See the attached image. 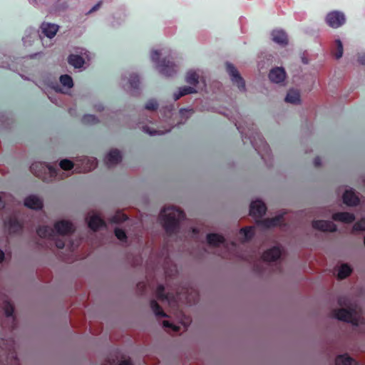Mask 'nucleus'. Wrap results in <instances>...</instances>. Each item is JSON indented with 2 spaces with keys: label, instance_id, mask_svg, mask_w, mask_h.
Here are the masks:
<instances>
[{
  "label": "nucleus",
  "instance_id": "1",
  "mask_svg": "<svg viewBox=\"0 0 365 365\" xmlns=\"http://www.w3.org/2000/svg\"><path fill=\"white\" fill-rule=\"evenodd\" d=\"M185 217V212L175 207H165L160 215L162 225L168 236L177 234L179 232L180 222Z\"/></svg>",
  "mask_w": 365,
  "mask_h": 365
},
{
  "label": "nucleus",
  "instance_id": "2",
  "mask_svg": "<svg viewBox=\"0 0 365 365\" xmlns=\"http://www.w3.org/2000/svg\"><path fill=\"white\" fill-rule=\"evenodd\" d=\"M55 231L61 235H66L73 233L75 229L71 222L61 220L54 224V229L49 226H40L36 230L37 235L42 238H53Z\"/></svg>",
  "mask_w": 365,
  "mask_h": 365
},
{
  "label": "nucleus",
  "instance_id": "3",
  "mask_svg": "<svg viewBox=\"0 0 365 365\" xmlns=\"http://www.w3.org/2000/svg\"><path fill=\"white\" fill-rule=\"evenodd\" d=\"M333 316L340 321L349 322L356 326L362 323L363 320L356 308L336 309L333 311Z\"/></svg>",
  "mask_w": 365,
  "mask_h": 365
},
{
  "label": "nucleus",
  "instance_id": "4",
  "mask_svg": "<svg viewBox=\"0 0 365 365\" xmlns=\"http://www.w3.org/2000/svg\"><path fill=\"white\" fill-rule=\"evenodd\" d=\"M31 172L38 178L45 180V175L48 173L51 177L57 175L58 169L44 163L36 162L30 166Z\"/></svg>",
  "mask_w": 365,
  "mask_h": 365
},
{
  "label": "nucleus",
  "instance_id": "5",
  "mask_svg": "<svg viewBox=\"0 0 365 365\" xmlns=\"http://www.w3.org/2000/svg\"><path fill=\"white\" fill-rule=\"evenodd\" d=\"M346 19L344 14L338 11H333L327 14L326 16V23L329 26L337 29L345 23Z\"/></svg>",
  "mask_w": 365,
  "mask_h": 365
},
{
  "label": "nucleus",
  "instance_id": "6",
  "mask_svg": "<svg viewBox=\"0 0 365 365\" xmlns=\"http://www.w3.org/2000/svg\"><path fill=\"white\" fill-rule=\"evenodd\" d=\"M226 70L229 73L232 83L237 86L240 91H245V82L237 68L230 63H226Z\"/></svg>",
  "mask_w": 365,
  "mask_h": 365
},
{
  "label": "nucleus",
  "instance_id": "7",
  "mask_svg": "<svg viewBox=\"0 0 365 365\" xmlns=\"http://www.w3.org/2000/svg\"><path fill=\"white\" fill-rule=\"evenodd\" d=\"M252 133L248 138L253 148L261 154V151L267 152L269 150V145L264 141V138L258 133Z\"/></svg>",
  "mask_w": 365,
  "mask_h": 365
},
{
  "label": "nucleus",
  "instance_id": "8",
  "mask_svg": "<svg viewBox=\"0 0 365 365\" xmlns=\"http://www.w3.org/2000/svg\"><path fill=\"white\" fill-rule=\"evenodd\" d=\"M267 210L265 204L262 200H255L251 202L250 215L254 217H262Z\"/></svg>",
  "mask_w": 365,
  "mask_h": 365
},
{
  "label": "nucleus",
  "instance_id": "9",
  "mask_svg": "<svg viewBox=\"0 0 365 365\" xmlns=\"http://www.w3.org/2000/svg\"><path fill=\"white\" fill-rule=\"evenodd\" d=\"M314 229L323 232H334L337 230L336 225L329 220H318L312 222Z\"/></svg>",
  "mask_w": 365,
  "mask_h": 365
},
{
  "label": "nucleus",
  "instance_id": "10",
  "mask_svg": "<svg viewBox=\"0 0 365 365\" xmlns=\"http://www.w3.org/2000/svg\"><path fill=\"white\" fill-rule=\"evenodd\" d=\"M159 71L165 76H172L176 73L175 65L170 59L165 58L158 64Z\"/></svg>",
  "mask_w": 365,
  "mask_h": 365
},
{
  "label": "nucleus",
  "instance_id": "11",
  "mask_svg": "<svg viewBox=\"0 0 365 365\" xmlns=\"http://www.w3.org/2000/svg\"><path fill=\"white\" fill-rule=\"evenodd\" d=\"M4 225L10 234H18L22 230V224L16 218L10 217L4 222Z\"/></svg>",
  "mask_w": 365,
  "mask_h": 365
},
{
  "label": "nucleus",
  "instance_id": "12",
  "mask_svg": "<svg viewBox=\"0 0 365 365\" xmlns=\"http://www.w3.org/2000/svg\"><path fill=\"white\" fill-rule=\"evenodd\" d=\"M24 205L32 210H41L43 201L36 195H31L24 200Z\"/></svg>",
  "mask_w": 365,
  "mask_h": 365
},
{
  "label": "nucleus",
  "instance_id": "13",
  "mask_svg": "<svg viewBox=\"0 0 365 365\" xmlns=\"http://www.w3.org/2000/svg\"><path fill=\"white\" fill-rule=\"evenodd\" d=\"M281 254L278 247H273L263 253L262 259L264 262H274L280 257Z\"/></svg>",
  "mask_w": 365,
  "mask_h": 365
},
{
  "label": "nucleus",
  "instance_id": "14",
  "mask_svg": "<svg viewBox=\"0 0 365 365\" xmlns=\"http://www.w3.org/2000/svg\"><path fill=\"white\" fill-rule=\"evenodd\" d=\"M42 34L49 38L54 37L59 29V26L55 24L43 22L41 25Z\"/></svg>",
  "mask_w": 365,
  "mask_h": 365
},
{
  "label": "nucleus",
  "instance_id": "15",
  "mask_svg": "<svg viewBox=\"0 0 365 365\" xmlns=\"http://www.w3.org/2000/svg\"><path fill=\"white\" fill-rule=\"evenodd\" d=\"M286 77V73L283 68L277 67L272 69L269 73V78L274 83H281L284 81Z\"/></svg>",
  "mask_w": 365,
  "mask_h": 365
},
{
  "label": "nucleus",
  "instance_id": "16",
  "mask_svg": "<svg viewBox=\"0 0 365 365\" xmlns=\"http://www.w3.org/2000/svg\"><path fill=\"white\" fill-rule=\"evenodd\" d=\"M88 225L93 231H97L101 227H106V222L98 215L90 217L88 220Z\"/></svg>",
  "mask_w": 365,
  "mask_h": 365
},
{
  "label": "nucleus",
  "instance_id": "17",
  "mask_svg": "<svg viewBox=\"0 0 365 365\" xmlns=\"http://www.w3.org/2000/svg\"><path fill=\"white\" fill-rule=\"evenodd\" d=\"M122 160V156L120 155V153L118 150L114 149L110 150L106 158V165L110 167L112 165H117Z\"/></svg>",
  "mask_w": 365,
  "mask_h": 365
},
{
  "label": "nucleus",
  "instance_id": "18",
  "mask_svg": "<svg viewBox=\"0 0 365 365\" xmlns=\"http://www.w3.org/2000/svg\"><path fill=\"white\" fill-rule=\"evenodd\" d=\"M343 202L349 206H356L359 203V198L352 190H347L343 195Z\"/></svg>",
  "mask_w": 365,
  "mask_h": 365
},
{
  "label": "nucleus",
  "instance_id": "19",
  "mask_svg": "<svg viewBox=\"0 0 365 365\" xmlns=\"http://www.w3.org/2000/svg\"><path fill=\"white\" fill-rule=\"evenodd\" d=\"M332 219L335 221L351 223L355 220V216L348 212H338L333 214Z\"/></svg>",
  "mask_w": 365,
  "mask_h": 365
},
{
  "label": "nucleus",
  "instance_id": "20",
  "mask_svg": "<svg viewBox=\"0 0 365 365\" xmlns=\"http://www.w3.org/2000/svg\"><path fill=\"white\" fill-rule=\"evenodd\" d=\"M207 243L212 247H218L220 244H224L225 242V237L219 234L210 233L207 235Z\"/></svg>",
  "mask_w": 365,
  "mask_h": 365
},
{
  "label": "nucleus",
  "instance_id": "21",
  "mask_svg": "<svg viewBox=\"0 0 365 365\" xmlns=\"http://www.w3.org/2000/svg\"><path fill=\"white\" fill-rule=\"evenodd\" d=\"M272 40L280 45H287L288 38L287 34L282 30H274L272 33Z\"/></svg>",
  "mask_w": 365,
  "mask_h": 365
},
{
  "label": "nucleus",
  "instance_id": "22",
  "mask_svg": "<svg viewBox=\"0 0 365 365\" xmlns=\"http://www.w3.org/2000/svg\"><path fill=\"white\" fill-rule=\"evenodd\" d=\"M283 215H279L272 218H267L261 220L260 224L267 228L276 227L281 225V223L283 222Z\"/></svg>",
  "mask_w": 365,
  "mask_h": 365
},
{
  "label": "nucleus",
  "instance_id": "23",
  "mask_svg": "<svg viewBox=\"0 0 365 365\" xmlns=\"http://www.w3.org/2000/svg\"><path fill=\"white\" fill-rule=\"evenodd\" d=\"M285 101L293 104H299L301 102L299 92L297 90L290 89L285 97Z\"/></svg>",
  "mask_w": 365,
  "mask_h": 365
},
{
  "label": "nucleus",
  "instance_id": "24",
  "mask_svg": "<svg viewBox=\"0 0 365 365\" xmlns=\"http://www.w3.org/2000/svg\"><path fill=\"white\" fill-rule=\"evenodd\" d=\"M336 365H356V361L347 354L339 355L336 358Z\"/></svg>",
  "mask_w": 365,
  "mask_h": 365
},
{
  "label": "nucleus",
  "instance_id": "25",
  "mask_svg": "<svg viewBox=\"0 0 365 365\" xmlns=\"http://www.w3.org/2000/svg\"><path fill=\"white\" fill-rule=\"evenodd\" d=\"M68 62L75 68H80L84 64V59L79 55L71 54L68 58Z\"/></svg>",
  "mask_w": 365,
  "mask_h": 365
},
{
  "label": "nucleus",
  "instance_id": "26",
  "mask_svg": "<svg viewBox=\"0 0 365 365\" xmlns=\"http://www.w3.org/2000/svg\"><path fill=\"white\" fill-rule=\"evenodd\" d=\"M150 306L156 317H168L167 314L163 310L162 307L158 304V303L155 300H151L150 302Z\"/></svg>",
  "mask_w": 365,
  "mask_h": 365
},
{
  "label": "nucleus",
  "instance_id": "27",
  "mask_svg": "<svg viewBox=\"0 0 365 365\" xmlns=\"http://www.w3.org/2000/svg\"><path fill=\"white\" fill-rule=\"evenodd\" d=\"M195 92H196V91L194 88L190 87V86H184L180 89L178 93H174V96H173L174 101H176L178 99H180L181 97H182L187 94L194 93Z\"/></svg>",
  "mask_w": 365,
  "mask_h": 365
},
{
  "label": "nucleus",
  "instance_id": "28",
  "mask_svg": "<svg viewBox=\"0 0 365 365\" xmlns=\"http://www.w3.org/2000/svg\"><path fill=\"white\" fill-rule=\"evenodd\" d=\"M352 272L351 268L347 264H343L339 269L338 272V278L340 279H343L349 277Z\"/></svg>",
  "mask_w": 365,
  "mask_h": 365
},
{
  "label": "nucleus",
  "instance_id": "29",
  "mask_svg": "<svg viewBox=\"0 0 365 365\" xmlns=\"http://www.w3.org/2000/svg\"><path fill=\"white\" fill-rule=\"evenodd\" d=\"M344 52L343 45L339 39L335 41V48L333 49L332 53L336 59L340 58Z\"/></svg>",
  "mask_w": 365,
  "mask_h": 365
},
{
  "label": "nucleus",
  "instance_id": "30",
  "mask_svg": "<svg viewBox=\"0 0 365 365\" xmlns=\"http://www.w3.org/2000/svg\"><path fill=\"white\" fill-rule=\"evenodd\" d=\"M83 160L86 161V165L83 167V168H82V170H78V172L79 173L89 172L96 168V167L97 166V161L96 159H85Z\"/></svg>",
  "mask_w": 365,
  "mask_h": 365
},
{
  "label": "nucleus",
  "instance_id": "31",
  "mask_svg": "<svg viewBox=\"0 0 365 365\" xmlns=\"http://www.w3.org/2000/svg\"><path fill=\"white\" fill-rule=\"evenodd\" d=\"M199 76L195 71L187 73L185 81L187 83L195 86L198 83Z\"/></svg>",
  "mask_w": 365,
  "mask_h": 365
},
{
  "label": "nucleus",
  "instance_id": "32",
  "mask_svg": "<svg viewBox=\"0 0 365 365\" xmlns=\"http://www.w3.org/2000/svg\"><path fill=\"white\" fill-rule=\"evenodd\" d=\"M128 216L122 212H117L110 220L111 223L118 224L126 221Z\"/></svg>",
  "mask_w": 365,
  "mask_h": 365
},
{
  "label": "nucleus",
  "instance_id": "33",
  "mask_svg": "<svg viewBox=\"0 0 365 365\" xmlns=\"http://www.w3.org/2000/svg\"><path fill=\"white\" fill-rule=\"evenodd\" d=\"M130 88L138 90L140 85V78L136 74H130L128 79Z\"/></svg>",
  "mask_w": 365,
  "mask_h": 365
},
{
  "label": "nucleus",
  "instance_id": "34",
  "mask_svg": "<svg viewBox=\"0 0 365 365\" xmlns=\"http://www.w3.org/2000/svg\"><path fill=\"white\" fill-rule=\"evenodd\" d=\"M156 297L159 300H168L169 299L168 294H166L165 293V287L163 284H159L157 287L156 291H155Z\"/></svg>",
  "mask_w": 365,
  "mask_h": 365
},
{
  "label": "nucleus",
  "instance_id": "35",
  "mask_svg": "<svg viewBox=\"0 0 365 365\" xmlns=\"http://www.w3.org/2000/svg\"><path fill=\"white\" fill-rule=\"evenodd\" d=\"M81 121L83 124L86 125H95L98 123V118L91 114L84 115L81 119Z\"/></svg>",
  "mask_w": 365,
  "mask_h": 365
},
{
  "label": "nucleus",
  "instance_id": "36",
  "mask_svg": "<svg viewBox=\"0 0 365 365\" xmlns=\"http://www.w3.org/2000/svg\"><path fill=\"white\" fill-rule=\"evenodd\" d=\"M60 82L63 86L67 87L68 88H72L73 86V79L68 74L61 76Z\"/></svg>",
  "mask_w": 365,
  "mask_h": 365
},
{
  "label": "nucleus",
  "instance_id": "37",
  "mask_svg": "<svg viewBox=\"0 0 365 365\" xmlns=\"http://www.w3.org/2000/svg\"><path fill=\"white\" fill-rule=\"evenodd\" d=\"M240 233L244 236L245 240H250L254 236V230L252 227L242 228Z\"/></svg>",
  "mask_w": 365,
  "mask_h": 365
},
{
  "label": "nucleus",
  "instance_id": "38",
  "mask_svg": "<svg viewBox=\"0 0 365 365\" xmlns=\"http://www.w3.org/2000/svg\"><path fill=\"white\" fill-rule=\"evenodd\" d=\"M4 312H5V314L6 317H13L14 308L13 304L10 302H9V301L4 302Z\"/></svg>",
  "mask_w": 365,
  "mask_h": 365
},
{
  "label": "nucleus",
  "instance_id": "39",
  "mask_svg": "<svg viewBox=\"0 0 365 365\" xmlns=\"http://www.w3.org/2000/svg\"><path fill=\"white\" fill-rule=\"evenodd\" d=\"M60 168L64 170H70L73 168V163L68 159L62 160L59 163Z\"/></svg>",
  "mask_w": 365,
  "mask_h": 365
},
{
  "label": "nucleus",
  "instance_id": "40",
  "mask_svg": "<svg viewBox=\"0 0 365 365\" xmlns=\"http://www.w3.org/2000/svg\"><path fill=\"white\" fill-rule=\"evenodd\" d=\"M354 231H364L365 230V218H362L356 222L353 226Z\"/></svg>",
  "mask_w": 365,
  "mask_h": 365
},
{
  "label": "nucleus",
  "instance_id": "41",
  "mask_svg": "<svg viewBox=\"0 0 365 365\" xmlns=\"http://www.w3.org/2000/svg\"><path fill=\"white\" fill-rule=\"evenodd\" d=\"M115 237L120 241H125L127 239V235L125 234V232L120 228H115Z\"/></svg>",
  "mask_w": 365,
  "mask_h": 365
},
{
  "label": "nucleus",
  "instance_id": "42",
  "mask_svg": "<svg viewBox=\"0 0 365 365\" xmlns=\"http://www.w3.org/2000/svg\"><path fill=\"white\" fill-rule=\"evenodd\" d=\"M145 108V109L149 110H155L158 108V104L156 102V101L150 100L146 103Z\"/></svg>",
  "mask_w": 365,
  "mask_h": 365
},
{
  "label": "nucleus",
  "instance_id": "43",
  "mask_svg": "<svg viewBox=\"0 0 365 365\" xmlns=\"http://www.w3.org/2000/svg\"><path fill=\"white\" fill-rule=\"evenodd\" d=\"M163 325L165 328H170L173 331H180V327L174 325L173 324L170 323L169 321H163Z\"/></svg>",
  "mask_w": 365,
  "mask_h": 365
},
{
  "label": "nucleus",
  "instance_id": "44",
  "mask_svg": "<svg viewBox=\"0 0 365 365\" xmlns=\"http://www.w3.org/2000/svg\"><path fill=\"white\" fill-rule=\"evenodd\" d=\"M143 128L144 132L150 134V135H155V134L163 135L165 133L164 131H160V130L158 131V130H150V128L148 126H143Z\"/></svg>",
  "mask_w": 365,
  "mask_h": 365
},
{
  "label": "nucleus",
  "instance_id": "45",
  "mask_svg": "<svg viewBox=\"0 0 365 365\" xmlns=\"http://www.w3.org/2000/svg\"><path fill=\"white\" fill-rule=\"evenodd\" d=\"M103 365H115V361L114 360L113 361H110L108 360V361H106L104 364ZM119 365H132L131 362L130 360H124V361H122Z\"/></svg>",
  "mask_w": 365,
  "mask_h": 365
},
{
  "label": "nucleus",
  "instance_id": "46",
  "mask_svg": "<svg viewBox=\"0 0 365 365\" xmlns=\"http://www.w3.org/2000/svg\"><path fill=\"white\" fill-rule=\"evenodd\" d=\"M160 57V53L158 51H153L151 53L150 58L153 62H157Z\"/></svg>",
  "mask_w": 365,
  "mask_h": 365
},
{
  "label": "nucleus",
  "instance_id": "47",
  "mask_svg": "<svg viewBox=\"0 0 365 365\" xmlns=\"http://www.w3.org/2000/svg\"><path fill=\"white\" fill-rule=\"evenodd\" d=\"M56 247L58 249H63L65 246V242L63 240L57 239L55 242Z\"/></svg>",
  "mask_w": 365,
  "mask_h": 365
},
{
  "label": "nucleus",
  "instance_id": "48",
  "mask_svg": "<svg viewBox=\"0 0 365 365\" xmlns=\"http://www.w3.org/2000/svg\"><path fill=\"white\" fill-rule=\"evenodd\" d=\"M226 248L227 249V250L226 252H225L222 255L221 257L224 259H230L231 258V252L228 250V247L227 246L226 247Z\"/></svg>",
  "mask_w": 365,
  "mask_h": 365
},
{
  "label": "nucleus",
  "instance_id": "49",
  "mask_svg": "<svg viewBox=\"0 0 365 365\" xmlns=\"http://www.w3.org/2000/svg\"><path fill=\"white\" fill-rule=\"evenodd\" d=\"M314 164L315 167H319L321 165V158L316 157L314 160Z\"/></svg>",
  "mask_w": 365,
  "mask_h": 365
},
{
  "label": "nucleus",
  "instance_id": "50",
  "mask_svg": "<svg viewBox=\"0 0 365 365\" xmlns=\"http://www.w3.org/2000/svg\"><path fill=\"white\" fill-rule=\"evenodd\" d=\"M359 62L362 65H365V53L359 56Z\"/></svg>",
  "mask_w": 365,
  "mask_h": 365
},
{
  "label": "nucleus",
  "instance_id": "51",
  "mask_svg": "<svg viewBox=\"0 0 365 365\" xmlns=\"http://www.w3.org/2000/svg\"><path fill=\"white\" fill-rule=\"evenodd\" d=\"M101 2H98V4H96L95 6H93V8L89 11V14L90 13H92L96 10H98L99 9V7L101 6Z\"/></svg>",
  "mask_w": 365,
  "mask_h": 365
},
{
  "label": "nucleus",
  "instance_id": "52",
  "mask_svg": "<svg viewBox=\"0 0 365 365\" xmlns=\"http://www.w3.org/2000/svg\"><path fill=\"white\" fill-rule=\"evenodd\" d=\"M4 253L1 250H0V264L4 261Z\"/></svg>",
  "mask_w": 365,
  "mask_h": 365
},
{
  "label": "nucleus",
  "instance_id": "53",
  "mask_svg": "<svg viewBox=\"0 0 365 365\" xmlns=\"http://www.w3.org/2000/svg\"><path fill=\"white\" fill-rule=\"evenodd\" d=\"M235 125L237 128V130L240 131V133L242 134V137H244V130H241L240 125H238L237 123H235Z\"/></svg>",
  "mask_w": 365,
  "mask_h": 365
},
{
  "label": "nucleus",
  "instance_id": "54",
  "mask_svg": "<svg viewBox=\"0 0 365 365\" xmlns=\"http://www.w3.org/2000/svg\"><path fill=\"white\" fill-rule=\"evenodd\" d=\"M230 246H231V247H232V249H234V250H235V249H236V247H237V245H236V243H235V242H230Z\"/></svg>",
  "mask_w": 365,
  "mask_h": 365
},
{
  "label": "nucleus",
  "instance_id": "55",
  "mask_svg": "<svg viewBox=\"0 0 365 365\" xmlns=\"http://www.w3.org/2000/svg\"><path fill=\"white\" fill-rule=\"evenodd\" d=\"M4 207V202H3L1 198L0 197V209L3 208Z\"/></svg>",
  "mask_w": 365,
  "mask_h": 365
},
{
  "label": "nucleus",
  "instance_id": "56",
  "mask_svg": "<svg viewBox=\"0 0 365 365\" xmlns=\"http://www.w3.org/2000/svg\"><path fill=\"white\" fill-rule=\"evenodd\" d=\"M138 287L139 288H143V289H144V288H145V284H144V283H139V284H138Z\"/></svg>",
  "mask_w": 365,
  "mask_h": 365
},
{
  "label": "nucleus",
  "instance_id": "57",
  "mask_svg": "<svg viewBox=\"0 0 365 365\" xmlns=\"http://www.w3.org/2000/svg\"><path fill=\"white\" fill-rule=\"evenodd\" d=\"M192 232L194 234H198L199 233V230L197 228H193L192 229Z\"/></svg>",
  "mask_w": 365,
  "mask_h": 365
},
{
  "label": "nucleus",
  "instance_id": "58",
  "mask_svg": "<svg viewBox=\"0 0 365 365\" xmlns=\"http://www.w3.org/2000/svg\"><path fill=\"white\" fill-rule=\"evenodd\" d=\"M255 269L257 272H261V270L259 269V267H258V265H257V264H256V265L255 266Z\"/></svg>",
  "mask_w": 365,
  "mask_h": 365
},
{
  "label": "nucleus",
  "instance_id": "59",
  "mask_svg": "<svg viewBox=\"0 0 365 365\" xmlns=\"http://www.w3.org/2000/svg\"><path fill=\"white\" fill-rule=\"evenodd\" d=\"M339 304L340 305H343V304H344V303H343V302H342V299H341V298H340V299H339Z\"/></svg>",
  "mask_w": 365,
  "mask_h": 365
},
{
  "label": "nucleus",
  "instance_id": "60",
  "mask_svg": "<svg viewBox=\"0 0 365 365\" xmlns=\"http://www.w3.org/2000/svg\"><path fill=\"white\" fill-rule=\"evenodd\" d=\"M98 110H103V107L101 106H98V108H97Z\"/></svg>",
  "mask_w": 365,
  "mask_h": 365
},
{
  "label": "nucleus",
  "instance_id": "61",
  "mask_svg": "<svg viewBox=\"0 0 365 365\" xmlns=\"http://www.w3.org/2000/svg\"><path fill=\"white\" fill-rule=\"evenodd\" d=\"M184 110H185V109H184V108H181L180 111V113H182V112H183Z\"/></svg>",
  "mask_w": 365,
  "mask_h": 365
}]
</instances>
